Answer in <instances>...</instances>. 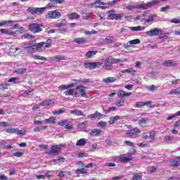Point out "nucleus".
<instances>
[{
	"label": "nucleus",
	"mask_w": 180,
	"mask_h": 180,
	"mask_svg": "<svg viewBox=\"0 0 180 180\" xmlns=\"http://www.w3.org/2000/svg\"><path fill=\"white\" fill-rule=\"evenodd\" d=\"M157 169H158V166H151L148 167V172L149 174H154V172H157Z\"/></svg>",
	"instance_id": "nucleus-41"
},
{
	"label": "nucleus",
	"mask_w": 180,
	"mask_h": 180,
	"mask_svg": "<svg viewBox=\"0 0 180 180\" xmlns=\"http://www.w3.org/2000/svg\"><path fill=\"white\" fill-rule=\"evenodd\" d=\"M48 18L49 19H60L61 13L58 10H53L48 12Z\"/></svg>",
	"instance_id": "nucleus-8"
},
{
	"label": "nucleus",
	"mask_w": 180,
	"mask_h": 180,
	"mask_svg": "<svg viewBox=\"0 0 180 180\" xmlns=\"http://www.w3.org/2000/svg\"><path fill=\"white\" fill-rule=\"evenodd\" d=\"M169 165H170V167L176 168L177 167H179V165H180V160H176L175 159H171Z\"/></svg>",
	"instance_id": "nucleus-28"
},
{
	"label": "nucleus",
	"mask_w": 180,
	"mask_h": 180,
	"mask_svg": "<svg viewBox=\"0 0 180 180\" xmlns=\"http://www.w3.org/2000/svg\"><path fill=\"white\" fill-rule=\"evenodd\" d=\"M77 165H82V166H83L86 169V168H92V167H94V163H89L86 165H85L84 164V162L79 161V162H77Z\"/></svg>",
	"instance_id": "nucleus-43"
},
{
	"label": "nucleus",
	"mask_w": 180,
	"mask_h": 180,
	"mask_svg": "<svg viewBox=\"0 0 180 180\" xmlns=\"http://www.w3.org/2000/svg\"><path fill=\"white\" fill-rule=\"evenodd\" d=\"M154 18H157L155 14H150L148 19H141V22H146V23H150V22H154Z\"/></svg>",
	"instance_id": "nucleus-24"
},
{
	"label": "nucleus",
	"mask_w": 180,
	"mask_h": 180,
	"mask_svg": "<svg viewBox=\"0 0 180 180\" xmlns=\"http://www.w3.org/2000/svg\"><path fill=\"white\" fill-rule=\"evenodd\" d=\"M50 2L47 4L48 8H56L57 1L56 0H49Z\"/></svg>",
	"instance_id": "nucleus-44"
},
{
	"label": "nucleus",
	"mask_w": 180,
	"mask_h": 180,
	"mask_svg": "<svg viewBox=\"0 0 180 180\" xmlns=\"http://www.w3.org/2000/svg\"><path fill=\"white\" fill-rule=\"evenodd\" d=\"M144 29H146V27H143L142 28L141 26L130 27V30H132V32H141V30H144Z\"/></svg>",
	"instance_id": "nucleus-42"
},
{
	"label": "nucleus",
	"mask_w": 180,
	"mask_h": 180,
	"mask_svg": "<svg viewBox=\"0 0 180 180\" xmlns=\"http://www.w3.org/2000/svg\"><path fill=\"white\" fill-rule=\"evenodd\" d=\"M171 23H175L176 25H178L180 23V20L178 19V18H173L172 20H171Z\"/></svg>",
	"instance_id": "nucleus-64"
},
{
	"label": "nucleus",
	"mask_w": 180,
	"mask_h": 180,
	"mask_svg": "<svg viewBox=\"0 0 180 180\" xmlns=\"http://www.w3.org/2000/svg\"><path fill=\"white\" fill-rule=\"evenodd\" d=\"M43 24L39 23H31L28 26L29 30L32 33H40V32H43Z\"/></svg>",
	"instance_id": "nucleus-4"
},
{
	"label": "nucleus",
	"mask_w": 180,
	"mask_h": 180,
	"mask_svg": "<svg viewBox=\"0 0 180 180\" xmlns=\"http://www.w3.org/2000/svg\"><path fill=\"white\" fill-rule=\"evenodd\" d=\"M101 134H102V130L99 129H94L90 131V136L94 137H98Z\"/></svg>",
	"instance_id": "nucleus-18"
},
{
	"label": "nucleus",
	"mask_w": 180,
	"mask_h": 180,
	"mask_svg": "<svg viewBox=\"0 0 180 180\" xmlns=\"http://www.w3.org/2000/svg\"><path fill=\"white\" fill-rule=\"evenodd\" d=\"M77 147H83L84 146H86V139L84 138L80 139L76 142Z\"/></svg>",
	"instance_id": "nucleus-23"
},
{
	"label": "nucleus",
	"mask_w": 180,
	"mask_h": 180,
	"mask_svg": "<svg viewBox=\"0 0 180 180\" xmlns=\"http://www.w3.org/2000/svg\"><path fill=\"white\" fill-rule=\"evenodd\" d=\"M15 22L16 21H15V20L3 21V22H0V27H2V26H5V25L15 23Z\"/></svg>",
	"instance_id": "nucleus-49"
},
{
	"label": "nucleus",
	"mask_w": 180,
	"mask_h": 180,
	"mask_svg": "<svg viewBox=\"0 0 180 180\" xmlns=\"http://www.w3.org/2000/svg\"><path fill=\"white\" fill-rule=\"evenodd\" d=\"M120 119H122V117H120V115L110 117L108 123H110V124H113L114 123H116V122H117L118 120H120Z\"/></svg>",
	"instance_id": "nucleus-27"
},
{
	"label": "nucleus",
	"mask_w": 180,
	"mask_h": 180,
	"mask_svg": "<svg viewBox=\"0 0 180 180\" xmlns=\"http://www.w3.org/2000/svg\"><path fill=\"white\" fill-rule=\"evenodd\" d=\"M53 100H44L41 103H39L40 106H50Z\"/></svg>",
	"instance_id": "nucleus-39"
},
{
	"label": "nucleus",
	"mask_w": 180,
	"mask_h": 180,
	"mask_svg": "<svg viewBox=\"0 0 180 180\" xmlns=\"http://www.w3.org/2000/svg\"><path fill=\"white\" fill-rule=\"evenodd\" d=\"M124 144L128 146L129 147H134V143L130 141H124Z\"/></svg>",
	"instance_id": "nucleus-60"
},
{
	"label": "nucleus",
	"mask_w": 180,
	"mask_h": 180,
	"mask_svg": "<svg viewBox=\"0 0 180 180\" xmlns=\"http://www.w3.org/2000/svg\"><path fill=\"white\" fill-rule=\"evenodd\" d=\"M113 40H115V37H107L105 41L107 43V44H110L114 42Z\"/></svg>",
	"instance_id": "nucleus-47"
},
{
	"label": "nucleus",
	"mask_w": 180,
	"mask_h": 180,
	"mask_svg": "<svg viewBox=\"0 0 180 180\" xmlns=\"http://www.w3.org/2000/svg\"><path fill=\"white\" fill-rule=\"evenodd\" d=\"M116 78L115 77H106L105 79H103V82H105V84H112V82H115Z\"/></svg>",
	"instance_id": "nucleus-34"
},
{
	"label": "nucleus",
	"mask_w": 180,
	"mask_h": 180,
	"mask_svg": "<svg viewBox=\"0 0 180 180\" xmlns=\"http://www.w3.org/2000/svg\"><path fill=\"white\" fill-rule=\"evenodd\" d=\"M32 57L34 60H41V61H47V58H46L44 56H40L39 55H34Z\"/></svg>",
	"instance_id": "nucleus-45"
},
{
	"label": "nucleus",
	"mask_w": 180,
	"mask_h": 180,
	"mask_svg": "<svg viewBox=\"0 0 180 180\" xmlns=\"http://www.w3.org/2000/svg\"><path fill=\"white\" fill-rule=\"evenodd\" d=\"M46 10V8H33V7H29L27 8L28 12H30L32 13H43L44 11Z\"/></svg>",
	"instance_id": "nucleus-14"
},
{
	"label": "nucleus",
	"mask_w": 180,
	"mask_h": 180,
	"mask_svg": "<svg viewBox=\"0 0 180 180\" xmlns=\"http://www.w3.org/2000/svg\"><path fill=\"white\" fill-rule=\"evenodd\" d=\"M65 129H66V130H72V129H74V127H72V124L68 122L66 124V126H65Z\"/></svg>",
	"instance_id": "nucleus-63"
},
{
	"label": "nucleus",
	"mask_w": 180,
	"mask_h": 180,
	"mask_svg": "<svg viewBox=\"0 0 180 180\" xmlns=\"http://www.w3.org/2000/svg\"><path fill=\"white\" fill-rule=\"evenodd\" d=\"M129 44H140V40L139 39H136L134 40L129 41Z\"/></svg>",
	"instance_id": "nucleus-56"
},
{
	"label": "nucleus",
	"mask_w": 180,
	"mask_h": 180,
	"mask_svg": "<svg viewBox=\"0 0 180 180\" xmlns=\"http://www.w3.org/2000/svg\"><path fill=\"white\" fill-rule=\"evenodd\" d=\"M94 70L96 68H99L100 67H102L103 64L102 62H94Z\"/></svg>",
	"instance_id": "nucleus-59"
},
{
	"label": "nucleus",
	"mask_w": 180,
	"mask_h": 180,
	"mask_svg": "<svg viewBox=\"0 0 180 180\" xmlns=\"http://www.w3.org/2000/svg\"><path fill=\"white\" fill-rule=\"evenodd\" d=\"M71 115H75L76 116H84L85 117V114L81 110L75 109L70 110Z\"/></svg>",
	"instance_id": "nucleus-25"
},
{
	"label": "nucleus",
	"mask_w": 180,
	"mask_h": 180,
	"mask_svg": "<svg viewBox=\"0 0 180 180\" xmlns=\"http://www.w3.org/2000/svg\"><path fill=\"white\" fill-rule=\"evenodd\" d=\"M162 32V31L161 30L158 28H155L153 30L146 32V34L150 37H153L154 36H158V34H160V33H161Z\"/></svg>",
	"instance_id": "nucleus-13"
},
{
	"label": "nucleus",
	"mask_w": 180,
	"mask_h": 180,
	"mask_svg": "<svg viewBox=\"0 0 180 180\" xmlns=\"http://www.w3.org/2000/svg\"><path fill=\"white\" fill-rule=\"evenodd\" d=\"M47 127H48L47 125L37 127L34 129V131L35 133H39V132L41 131V130H46V129H47Z\"/></svg>",
	"instance_id": "nucleus-40"
},
{
	"label": "nucleus",
	"mask_w": 180,
	"mask_h": 180,
	"mask_svg": "<svg viewBox=\"0 0 180 180\" xmlns=\"http://www.w3.org/2000/svg\"><path fill=\"white\" fill-rule=\"evenodd\" d=\"M75 174H77V175L88 174V169H86V168L77 169L75 170Z\"/></svg>",
	"instance_id": "nucleus-31"
},
{
	"label": "nucleus",
	"mask_w": 180,
	"mask_h": 180,
	"mask_svg": "<svg viewBox=\"0 0 180 180\" xmlns=\"http://www.w3.org/2000/svg\"><path fill=\"white\" fill-rule=\"evenodd\" d=\"M67 123H68V120H64L58 122V126H61V127L65 128Z\"/></svg>",
	"instance_id": "nucleus-51"
},
{
	"label": "nucleus",
	"mask_w": 180,
	"mask_h": 180,
	"mask_svg": "<svg viewBox=\"0 0 180 180\" xmlns=\"http://www.w3.org/2000/svg\"><path fill=\"white\" fill-rule=\"evenodd\" d=\"M111 158L112 160L115 161V162H123L124 164L133 161V155L129 153L122 154L119 156H112Z\"/></svg>",
	"instance_id": "nucleus-1"
},
{
	"label": "nucleus",
	"mask_w": 180,
	"mask_h": 180,
	"mask_svg": "<svg viewBox=\"0 0 180 180\" xmlns=\"http://www.w3.org/2000/svg\"><path fill=\"white\" fill-rule=\"evenodd\" d=\"M8 82H12L13 84H20V80L19 79V77H11L8 80Z\"/></svg>",
	"instance_id": "nucleus-36"
},
{
	"label": "nucleus",
	"mask_w": 180,
	"mask_h": 180,
	"mask_svg": "<svg viewBox=\"0 0 180 180\" xmlns=\"http://www.w3.org/2000/svg\"><path fill=\"white\" fill-rule=\"evenodd\" d=\"M146 123H147V120H146V118H141L139 121V126H144V124H146Z\"/></svg>",
	"instance_id": "nucleus-58"
},
{
	"label": "nucleus",
	"mask_w": 180,
	"mask_h": 180,
	"mask_svg": "<svg viewBox=\"0 0 180 180\" xmlns=\"http://www.w3.org/2000/svg\"><path fill=\"white\" fill-rule=\"evenodd\" d=\"M74 41L77 43V44H84V43H86V39L84 37L75 38Z\"/></svg>",
	"instance_id": "nucleus-32"
},
{
	"label": "nucleus",
	"mask_w": 180,
	"mask_h": 180,
	"mask_svg": "<svg viewBox=\"0 0 180 180\" xmlns=\"http://www.w3.org/2000/svg\"><path fill=\"white\" fill-rule=\"evenodd\" d=\"M155 131H150L149 132H144L142 134V139L147 140L149 139L150 143H154L155 141Z\"/></svg>",
	"instance_id": "nucleus-6"
},
{
	"label": "nucleus",
	"mask_w": 180,
	"mask_h": 180,
	"mask_svg": "<svg viewBox=\"0 0 180 180\" xmlns=\"http://www.w3.org/2000/svg\"><path fill=\"white\" fill-rule=\"evenodd\" d=\"M63 94L64 95H65V96L74 95L75 98H79V94H78V92L75 91L74 89L69 88V90L65 91Z\"/></svg>",
	"instance_id": "nucleus-15"
},
{
	"label": "nucleus",
	"mask_w": 180,
	"mask_h": 180,
	"mask_svg": "<svg viewBox=\"0 0 180 180\" xmlns=\"http://www.w3.org/2000/svg\"><path fill=\"white\" fill-rule=\"evenodd\" d=\"M56 27H64L67 26V20L62 19L60 22H58L55 25Z\"/></svg>",
	"instance_id": "nucleus-33"
},
{
	"label": "nucleus",
	"mask_w": 180,
	"mask_h": 180,
	"mask_svg": "<svg viewBox=\"0 0 180 180\" xmlns=\"http://www.w3.org/2000/svg\"><path fill=\"white\" fill-rule=\"evenodd\" d=\"M84 34L86 36H91V34H98V32L93 30L91 31H86Z\"/></svg>",
	"instance_id": "nucleus-54"
},
{
	"label": "nucleus",
	"mask_w": 180,
	"mask_h": 180,
	"mask_svg": "<svg viewBox=\"0 0 180 180\" xmlns=\"http://www.w3.org/2000/svg\"><path fill=\"white\" fill-rule=\"evenodd\" d=\"M148 8H150V7L148 6V3L146 4H140V5L138 6L139 9L146 10V9H148Z\"/></svg>",
	"instance_id": "nucleus-53"
},
{
	"label": "nucleus",
	"mask_w": 180,
	"mask_h": 180,
	"mask_svg": "<svg viewBox=\"0 0 180 180\" xmlns=\"http://www.w3.org/2000/svg\"><path fill=\"white\" fill-rule=\"evenodd\" d=\"M160 2H161V0H152L150 2H148V6L151 8V6L158 5V4H160Z\"/></svg>",
	"instance_id": "nucleus-46"
},
{
	"label": "nucleus",
	"mask_w": 180,
	"mask_h": 180,
	"mask_svg": "<svg viewBox=\"0 0 180 180\" xmlns=\"http://www.w3.org/2000/svg\"><path fill=\"white\" fill-rule=\"evenodd\" d=\"M65 112V108H60V110L57 111H52L53 115H63Z\"/></svg>",
	"instance_id": "nucleus-48"
},
{
	"label": "nucleus",
	"mask_w": 180,
	"mask_h": 180,
	"mask_svg": "<svg viewBox=\"0 0 180 180\" xmlns=\"http://www.w3.org/2000/svg\"><path fill=\"white\" fill-rule=\"evenodd\" d=\"M141 131L137 128L132 129L125 133V137H139Z\"/></svg>",
	"instance_id": "nucleus-7"
},
{
	"label": "nucleus",
	"mask_w": 180,
	"mask_h": 180,
	"mask_svg": "<svg viewBox=\"0 0 180 180\" xmlns=\"http://www.w3.org/2000/svg\"><path fill=\"white\" fill-rule=\"evenodd\" d=\"M64 147H65V144H58V145H51V150L49 152V154L50 155H58V154H60V153H61V150L62 148H64Z\"/></svg>",
	"instance_id": "nucleus-2"
},
{
	"label": "nucleus",
	"mask_w": 180,
	"mask_h": 180,
	"mask_svg": "<svg viewBox=\"0 0 180 180\" xmlns=\"http://www.w3.org/2000/svg\"><path fill=\"white\" fill-rule=\"evenodd\" d=\"M97 53V51H89L88 52H86L85 57L87 59L92 58L94 56H96Z\"/></svg>",
	"instance_id": "nucleus-29"
},
{
	"label": "nucleus",
	"mask_w": 180,
	"mask_h": 180,
	"mask_svg": "<svg viewBox=\"0 0 180 180\" xmlns=\"http://www.w3.org/2000/svg\"><path fill=\"white\" fill-rule=\"evenodd\" d=\"M26 71H27L26 68H18L14 70V73L18 74V75H23V74H26Z\"/></svg>",
	"instance_id": "nucleus-19"
},
{
	"label": "nucleus",
	"mask_w": 180,
	"mask_h": 180,
	"mask_svg": "<svg viewBox=\"0 0 180 180\" xmlns=\"http://www.w3.org/2000/svg\"><path fill=\"white\" fill-rule=\"evenodd\" d=\"M102 116H103V114L96 111L94 114H90L88 115L89 119H96V118H99V117H102Z\"/></svg>",
	"instance_id": "nucleus-26"
},
{
	"label": "nucleus",
	"mask_w": 180,
	"mask_h": 180,
	"mask_svg": "<svg viewBox=\"0 0 180 180\" xmlns=\"http://www.w3.org/2000/svg\"><path fill=\"white\" fill-rule=\"evenodd\" d=\"M44 47L45 49H49V47H51V44H53V40L49 39L46 42H44Z\"/></svg>",
	"instance_id": "nucleus-50"
},
{
	"label": "nucleus",
	"mask_w": 180,
	"mask_h": 180,
	"mask_svg": "<svg viewBox=\"0 0 180 180\" xmlns=\"http://www.w3.org/2000/svg\"><path fill=\"white\" fill-rule=\"evenodd\" d=\"M6 132L9 134H18V136H25V132L23 131L20 130L18 128H8L6 129Z\"/></svg>",
	"instance_id": "nucleus-9"
},
{
	"label": "nucleus",
	"mask_w": 180,
	"mask_h": 180,
	"mask_svg": "<svg viewBox=\"0 0 180 180\" xmlns=\"http://www.w3.org/2000/svg\"><path fill=\"white\" fill-rule=\"evenodd\" d=\"M98 127H106V122L101 121L97 124Z\"/></svg>",
	"instance_id": "nucleus-62"
},
{
	"label": "nucleus",
	"mask_w": 180,
	"mask_h": 180,
	"mask_svg": "<svg viewBox=\"0 0 180 180\" xmlns=\"http://www.w3.org/2000/svg\"><path fill=\"white\" fill-rule=\"evenodd\" d=\"M85 68H89V70H95L94 62H87L84 63Z\"/></svg>",
	"instance_id": "nucleus-37"
},
{
	"label": "nucleus",
	"mask_w": 180,
	"mask_h": 180,
	"mask_svg": "<svg viewBox=\"0 0 180 180\" xmlns=\"http://www.w3.org/2000/svg\"><path fill=\"white\" fill-rule=\"evenodd\" d=\"M124 16L123 13H115L114 10H110L108 12V17L110 20H122V18Z\"/></svg>",
	"instance_id": "nucleus-5"
},
{
	"label": "nucleus",
	"mask_w": 180,
	"mask_h": 180,
	"mask_svg": "<svg viewBox=\"0 0 180 180\" xmlns=\"http://www.w3.org/2000/svg\"><path fill=\"white\" fill-rule=\"evenodd\" d=\"M112 60V56H107L105 58L104 65H103V68H105V70H111L112 64H113Z\"/></svg>",
	"instance_id": "nucleus-10"
},
{
	"label": "nucleus",
	"mask_w": 180,
	"mask_h": 180,
	"mask_svg": "<svg viewBox=\"0 0 180 180\" xmlns=\"http://www.w3.org/2000/svg\"><path fill=\"white\" fill-rule=\"evenodd\" d=\"M131 92L130 93H127L126 91H123V90H119L117 94V96H118V98H126L127 96H130V95H131Z\"/></svg>",
	"instance_id": "nucleus-17"
},
{
	"label": "nucleus",
	"mask_w": 180,
	"mask_h": 180,
	"mask_svg": "<svg viewBox=\"0 0 180 180\" xmlns=\"http://www.w3.org/2000/svg\"><path fill=\"white\" fill-rule=\"evenodd\" d=\"M76 89H78L80 92L82 98H84L86 95V91L85 90V86L82 85L77 86Z\"/></svg>",
	"instance_id": "nucleus-20"
},
{
	"label": "nucleus",
	"mask_w": 180,
	"mask_h": 180,
	"mask_svg": "<svg viewBox=\"0 0 180 180\" xmlns=\"http://www.w3.org/2000/svg\"><path fill=\"white\" fill-rule=\"evenodd\" d=\"M34 47V45H31V46H30V48L27 49L28 53L33 54V53H34V50H36V48Z\"/></svg>",
	"instance_id": "nucleus-57"
},
{
	"label": "nucleus",
	"mask_w": 180,
	"mask_h": 180,
	"mask_svg": "<svg viewBox=\"0 0 180 180\" xmlns=\"http://www.w3.org/2000/svg\"><path fill=\"white\" fill-rule=\"evenodd\" d=\"M20 53L22 51L19 48L11 47L9 50V56L11 57H18V56H20Z\"/></svg>",
	"instance_id": "nucleus-11"
},
{
	"label": "nucleus",
	"mask_w": 180,
	"mask_h": 180,
	"mask_svg": "<svg viewBox=\"0 0 180 180\" xmlns=\"http://www.w3.org/2000/svg\"><path fill=\"white\" fill-rule=\"evenodd\" d=\"M143 178V172H134L133 174V180H140Z\"/></svg>",
	"instance_id": "nucleus-35"
},
{
	"label": "nucleus",
	"mask_w": 180,
	"mask_h": 180,
	"mask_svg": "<svg viewBox=\"0 0 180 180\" xmlns=\"http://www.w3.org/2000/svg\"><path fill=\"white\" fill-rule=\"evenodd\" d=\"M65 161V158H58V159H53V162H58L59 163H60V162H64Z\"/></svg>",
	"instance_id": "nucleus-61"
},
{
	"label": "nucleus",
	"mask_w": 180,
	"mask_h": 180,
	"mask_svg": "<svg viewBox=\"0 0 180 180\" xmlns=\"http://www.w3.org/2000/svg\"><path fill=\"white\" fill-rule=\"evenodd\" d=\"M81 18V15L77 13H72L68 15V19L70 20H77V19H79Z\"/></svg>",
	"instance_id": "nucleus-21"
},
{
	"label": "nucleus",
	"mask_w": 180,
	"mask_h": 180,
	"mask_svg": "<svg viewBox=\"0 0 180 180\" xmlns=\"http://www.w3.org/2000/svg\"><path fill=\"white\" fill-rule=\"evenodd\" d=\"M148 91H150V92H154L155 89H157V86L154 84H152L151 86H149L147 87Z\"/></svg>",
	"instance_id": "nucleus-55"
},
{
	"label": "nucleus",
	"mask_w": 180,
	"mask_h": 180,
	"mask_svg": "<svg viewBox=\"0 0 180 180\" xmlns=\"http://www.w3.org/2000/svg\"><path fill=\"white\" fill-rule=\"evenodd\" d=\"M151 103H153V102L151 101H148L146 102H137L136 104V108H144V106H148V108H154V106L151 105Z\"/></svg>",
	"instance_id": "nucleus-12"
},
{
	"label": "nucleus",
	"mask_w": 180,
	"mask_h": 180,
	"mask_svg": "<svg viewBox=\"0 0 180 180\" xmlns=\"http://www.w3.org/2000/svg\"><path fill=\"white\" fill-rule=\"evenodd\" d=\"M44 123H46V124H48V123H52V124H55V123H56V117H50L48 118V119H45V120H44Z\"/></svg>",
	"instance_id": "nucleus-38"
},
{
	"label": "nucleus",
	"mask_w": 180,
	"mask_h": 180,
	"mask_svg": "<svg viewBox=\"0 0 180 180\" xmlns=\"http://www.w3.org/2000/svg\"><path fill=\"white\" fill-rule=\"evenodd\" d=\"M49 60L51 61H56V63H58L63 60H65V56L64 55H57L54 57H50Z\"/></svg>",
	"instance_id": "nucleus-16"
},
{
	"label": "nucleus",
	"mask_w": 180,
	"mask_h": 180,
	"mask_svg": "<svg viewBox=\"0 0 180 180\" xmlns=\"http://www.w3.org/2000/svg\"><path fill=\"white\" fill-rule=\"evenodd\" d=\"M164 67H176V63L172 60H165L162 63Z\"/></svg>",
	"instance_id": "nucleus-22"
},
{
	"label": "nucleus",
	"mask_w": 180,
	"mask_h": 180,
	"mask_svg": "<svg viewBox=\"0 0 180 180\" xmlns=\"http://www.w3.org/2000/svg\"><path fill=\"white\" fill-rule=\"evenodd\" d=\"M44 44H46V43L44 41H41L38 44H36L35 46V50H37V51H39L40 53V51H42L43 47H44Z\"/></svg>",
	"instance_id": "nucleus-30"
},
{
	"label": "nucleus",
	"mask_w": 180,
	"mask_h": 180,
	"mask_svg": "<svg viewBox=\"0 0 180 180\" xmlns=\"http://www.w3.org/2000/svg\"><path fill=\"white\" fill-rule=\"evenodd\" d=\"M75 83H71L69 84H62L60 86H58V89H60V91H64V89H68L70 88H74V86H75V85H77V84H78V82H85V83H88L89 82V79H80V80H77L75 79L74 80Z\"/></svg>",
	"instance_id": "nucleus-3"
},
{
	"label": "nucleus",
	"mask_w": 180,
	"mask_h": 180,
	"mask_svg": "<svg viewBox=\"0 0 180 180\" xmlns=\"http://www.w3.org/2000/svg\"><path fill=\"white\" fill-rule=\"evenodd\" d=\"M169 95H180V90L174 89L169 92Z\"/></svg>",
	"instance_id": "nucleus-52"
}]
</instances>
